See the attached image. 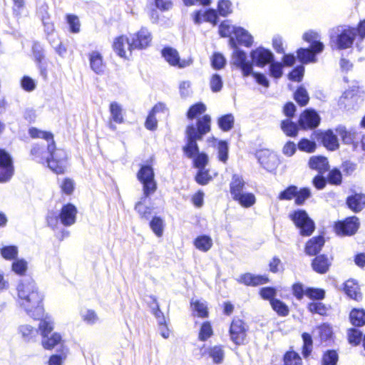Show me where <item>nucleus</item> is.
<instances>
[{
	"label": "nucleus",
	"mask_w": 365,
	"mask_h": 365,
	"mask_svg": "<svg viewBox=\"0 0 365 365\" xmlns=\"http://www.w3.org/2000/svg\"><path fill=\"white\" fill-rule=\"evenodd\" d=\"M31 137L44 139L46 143L47 150H43L45 145H35L31 150V153L37 160L47 163L48 167L57 174L63 173L66 167L67 154L61 148H56L53 136L49 132L43 131L36 128H31L29 131Z\"/></svg>",
	"instance_id": "f257e3e1"
},
{
	"label": "nucleus",
	"mask_w": 365,
	"mask_h": 365,
	"mask_svg": "<svg viewBox=\"0 0 365 365\" xmlns=\"http://www.w3.org/2000/svg\"><path fill=\"white\" fill-rule=\"evenodd\" d=\"M210 123L211 118L209 115H206L198 120L197 129L191 124L187 126L185 131L187 143L182 148L183 152L188 158L193 159L195 167L199 170L205 169L208 163V156L204 153L199 152L197 140H201L210 131Z\"/></svg>",
	"instance_id": "f03ea898"
},
{
	"label": "nucleus",
	"mask_w": 365,
	"mask_h": 365,
	"mask_svg": "<svg viewBox=\"0 0 365 365\" xmlns=\"http://www.w3.org/2000/svg\"><path fill=\"white\" fill-rule=\"evenodd\" d=\"M19 307L31 318L41 319L43 315V296L39 293L34 281L26 278L17 286Z\"/></svg>",
	"instance_id": "7ed1b4c3"
},
{
	"label": "nucleus",
	"mask_w": 365,
	"mask_h": 365,
	"mask_svg": "<svg viewBox=\"0 0 365 365\" xmlns=\"http://www.w3.org/2000/svg\"><path fill=\"white\" fill-rule=\"evenodd\" d=\"M344 82L348 84L344 91V108L347 111H356L364 101V91L358 81H349L344 77Z\"/></svg>",
	"instance_id": "20e7f679"
},
{
	"label": "nucleus",
	"mask_w": 365,
	"mask_h": 365,
	"mask_svg": "<svg viewBox=\"0 0 365 365\" xmlns=\"http://www.w3.org/2000/svg\"><path fill=\"white\" fill-rule=\"evenodd\" d=\"M365 39V19L358 24L357 27L344 29V50L351 47L356 40V46L359 51H361Z\"/></svg>",
	"instance_id": "39448f33"
},
{
	"label": "nucleus",
	"mask_w": 365,
	"mask_h": 365,
	"mask_svg": "<svg viewBox=\"0 0 365 365\" xmlns=\"http://www.w3.org/2000/svg\"><path fill=\"white\" fill-rule=\"evenodd\" d=\"M38 329L42 336V345L45 349H51L61 343V336L56 332L51 333L53 323L50 319L46 318L41 320Z\"/></svg>",
	"instance_id": "423d86ee"
},
{
	"label": "nucleus",
	"mask_w": 365,
	"mask_h": 365,
	"mask_svg": "<svg viewBox=\"0 0 365 365\" xmlns=\"http://www.w3.org/2000/svg\"><path fill=\"white\" fill-rule=\"evenodd\" d=\"M153 169L150 165H143L137 173L138 180L143 185L144 198L153 195L157 190Z\"/></svg>",
	"instance_id": "0eeeda50"
},
{
	"label": "nucleus",
	"mask_w": 365,
	"mask_h": 365,
	"mask_svg": "<svg viewBox=\"0 0 365 365\" xmlns=\"http://www.w3.org/2000/svg\"><path fill=\"white\" fill-rule=\"evenodd\" d=\"M289 218L293 221L296 227L299 229L302 235L309 236L314 232L315 228L314 222L305 210H294L289 214Z\"/></svg>",
	"instance_id": "6e6552de"
},
{
	"label": "nucleus",
	"mask_w": 365,
	"mask_h": 365,
	"mask_svg": "<svg viewBox=\"0 0 365 365\" xmlns=\"http://www.w3.org/2000/svg\"><path fill=\"white\" fill-rule=\"evenodd\" d=\"M230 43L234 48L231 58V63L240 68L244 76L251 75V73H252V63L247 60L246 53L240 50L237 47L233 37H231Z\"/></svg>",
	"instance_id": "1a4fd4ad"
},
{
	"label": "nucleus",
	"mask_w": 365,
	"mask_h": 365,
	"mask_svg": "<svg viewBox=\"0 0 365 365\" xmlns=\"http://www.w3.org/2000/svg\"><path fill=\"white\" fill-rule=\"evenodd\" d=\"M220 33L222 36H228L233 34L238 43L247 47L252 44V36L243 28L237 27L226 23H222L220 26Z\"/></svg>",
	"instance_id": "9d476101"
},
{
	"label": "nucleus",
	"mask_w": 365,
	"mask_h": 365,
	"mask_svg": "<svg viewBox=\"0 0 365 365\" xmlns=\"http://www.w3.org/2000/svg\"><path fill=\"white\" fill-rule=\"evenodd\" d=\"M247 328L240 319H233L230 327L231 340L236 344H242L246 338Z\"/></svg>",
	"instance_id": "9b49d317"
},
{
	"label": "nucleus",
	"mask_w": 365,
	"mask_h": 365,
	"mask_svg": "<svg viewBox=\"0 0 365 365\" xmlns=\"http://www.w3.org/2000/svg\"><path fill=\"white\" fill-rule=\"evenodd\" d=\"M349 195L346 199L347 207L354 213H359L365 208V194L356 192L353 189H350Z\"/></svg>",
	"instance_id": "f8f14e48"
},
{
	"label": "nucleus",
	"mask_w": 365,
	"mask_h": 365,
	"mask_svg": "<svg viewBox=\"0 0 365 365\" xmlns=\"http://www.w3.org/2000/svg\"><path fill=\"white\" fill-rule=\"evenodd\" d=\"M256 156L261 165L268 171L274 170L278 165L277 155L269 150H260L257 152Z\"/></svg>",
	"instance_id": "ddd939ff"
},
{
	"label": "nucleus",
	"mask_w": 365,
	"mask_h": 365,
	"mask_svg": "<svg viewBox=\"0 0 365 365\" xmlns=\"http://www.w3.org/2000/svg\"><path fill=\"white\" fill-rule=\"evenodd\" d=\"M14 168L10 155L0 150V182L9 180L13 175Z\"/></svg>",
	"instance_id": "4468645a"
},
{
	"label": "nucleus",
	"mask_w": 365,
	"mask_h": 365,
	"mask_svg": "<svg viewBox=\"0 0 365 365\" xmlns=\"http://www.w3.org/2000/svg\"><path fill=\"white\" fill-rule=\"evenodd\" d=\"M320 123V117L314 110H304L299 117V124L303 129H313Z\"/></svg>",
	"instance_id": "2eb2a0df"
},
{
	"label": "nucleus",
	"mask_w": 365,
	"mask_h": 365,
	"mask_svg": "<svg viewBox=\"0 0 365 365\" xmlns=\"http://www.w3.org/2000/svg\"><path fill=\"white\" fill-rule=\"evenodd\" d=\"M152 41L150 32L145 28H142L131 37V47L133 49H143L148 46Z\"/></svg>",
	"instance_id": "dca6fc26"
},
{
	"label": "nucleus",
	"mask_w": 365,
	"mask_h": 365,
	"mask_svg": "<svg viewBox=\"0 0 365 365\" xmlns=\"http://www.w3.org/2000/svg\"><path fill=\"white\" fill-rule=\"evenodd\" d=\"M113 47L119 56L125 58H128L133 50V48L131 47V41L125 36L115 38Z\"/></svg>",
	"instance_id": "f3484780"
},
{
	"label": "nucleus",
	"mask_w": 365,
	"mask_h": 365,
	"mask_svg": "<svg viewBox=\"0 0 365 365\" xmlns=\"http://www.w3.org/2000/svg\"><path fill=\"white\" fill-rule=\"evenodd\" d=\"M251 58L256 66L263 67L273 60V54L271 51L259 47L251 52Z\"/></svg>",
	"instance_id": "a211bd4d"
},
{
	"label": "nucleus",
	"mask_w": 365,
	"mask_h": 365,
	"mask_svg": "<svg viewBox=\"0 0 365 365\" xmlns=\"http://www.w3.org/2000/svg\"><path fill=\"white\" fill-rule=\"evenodd\" d=\"M76 215V207L72 204H67L61 208L58 217L64 226H71L75 223Z\"/></svg>",
	"instance_id": "6ab92c4d"
},
{
	"label": "nucleus",
	"mask_w": 365,
	"mask_h": 365,
	"mask_svg": "<svg viewBox=\"0 0 365 365\" xmlns=\"http://www.w3.org/2000/svg\"><path fill=\"white\" fill-rule=\"evenodd\" d=\"M344 293L356 302L362 300L363 296L360 290V287L356 280L354 279H349L344 282Z\"/></svg>",
	"instance_id": "aec40b11"
},
{
	"label": "nucleus",
	"mask_w": 365,
	"mask_h": 365,
	"mask_svg": "<svg viewBox=\"0 0 365 365\" xmlns=\"http://www.w3.org/2000/svg\"><path fill=\"white\" fill-rule=\"evenodd\" d=\"M110 119L109 121V128L112 130H116V126L113 123L120 124L124 121L123 110L122 106L117 102H112L109 107Z\"/></svg>",
	"instance_id": "412c9836"
},
{
	"label": "nucleus",
	"mask_w": 365,
	"mask_h": 365,
	"mask_svg": "<svg viewBox=\"0 0 365 365\" xmlns=\"http://www.w3.org/2000/svg\"><path fill=\"white\" fill-rule=\"evenodd\" d=\"M163 56L172 66L184 68L190 64V61H180L178 51L172 48H165L162 51Z\"/></svg>",
	"instance_id": "4be33fe9"
},
{
	"label": "nucleus",
	"mask_w": 365,
	"mask_h": 365,
	"mask_svg": "<svg viewBox=\"0 0 365 365\" xmlns=\"http://www.w3.org/2000/svg\"><path fill=\"white\" fill-rule=\"evenodd\" d=\"M302 38L304 41L311 43V47L312 49H314L315 53H320L323 51L324 45L319 41L320 34L318 32L309 30L303 34Z\"/></svg>",
	"instance_id": "5701e85b"
},
{
	"label": "nucleus",
	"mask_w": 365,
	"mask_h": 365,
	"mask_svg": "<svg viewBox=\"0 0 365 365\" xmlns=\"http://www.w3.org/2000/svg\"><path fill=\"white\" fill-rule=\"evenodd\" d=\"M90 67L96 74H103L105 70V63L103 56L98 51H92L88 55Z\"/></svg>",
	"instance_id": "b1692460"
},
{
	"label": "nucleus",
	"mask_w": 365,
	"mask_h": 365,
	"mask_svg": "<svg viewBox=\"0 0 365 365\" xmlns=\"http://www.w3.org/2000/svg\"><path fill=\"white\" fill-rule=\"evenodd\" d=\"M360 227L359 218L355 215L344 218V236H353Z\"/></svg>",
	"instance_id": "393cba45"
},
{
	"label": "nucleus",
	"mask_w": 365,
	"mask_h": 365,
	"mask_svg": "<svg viewBox=\"0 0 365 365\" xmlns=\"http://www.w3.org/2000/svg\"><path fill=\"white\" fill-rule=\"evenodd\" d=\"M205 111H206V106L202 103H197L192 106L189 108V110L187 113V118L190 120H193L194 119H196L197 120H196L195 123H194L193 122H191L189 125L193 124L195 126V128L197 129V123L199 119L202 118L204 115H207V114H205V115H203L202 117H200V115L204 114Z\"/></svg>",
	"instance_id": "a878e982"
},
{
	"label": "nucleus",
	"mask_w": 365,
	"mask_h": 365,
	"mask_svg": "<svg viewBox=\"0 0 365 365\" xmlns=\"http://www.w3.org/2000/svg\"><path fill=\"white\" fill-rule=\"evenodd\" d=\"M324 245V239L322 236L312 237L306 244L305 252L307 255L312 256L319 253Z\"/></svg>",
	"instance_id": "bb28decb"
},
{
	"label": "nucleus",
	"mask_w": 365,
	"mask_h": 365,
	"mask_svg": "<svg viewBox=\"0 0 365 365\" xmlns=\"http://www.w3.org/2000/svg\"><path fill=\"white\" fill-rule=\"evenodd\" d=\"M239 281L247 286H257L267 283L268 282V278L265 276L254 275L250 273H246L240 276Z\"/></svg>",
	"instance_id": "cd10ccee"
},
{
	"label": "nucleus",
	"mask_w": 365,
	"mask_h": 365,
	"mask_svg": "<svg viewBox=\"0 0 365 365\" xmlns=\"http://www.w3.org/2000/svg\"><path fill=\"white\" fill-rule=\"evenodd\" d=\"M330 264V259L324 255L316 257L312 263L313 269L320 274L326 273Z\"/></svg>",
	"instance_id": "c85d7f7f"
},
{
	"label": "nucleus",
	"mask_w": 365,
	"mask_h": 365,
	"mask_svg": "<svg viewBox=\"0 0 365 365\" xmlns=\"http://www.w3.org/2000/svg\"><path fill=\"white\" fill-rule=\"evenodd\" d=\"M312 169L317 170L319 173H324L328 170L329 162L327 159L322 156H313L309 162Z\"/></svg>",
	"instance_id": "c756f323"
},
{
	"label": "nucleus",
	"mask_w": 365,
	"mask_h": 365,
	"mask_svg": "<svg viewBox=\"0 0 365 365\" xmlns=\"http://www.w3.org/2000/svg\"><path fill=\"white\" fill-rule=\"evenodd\" d=\"M297 58L299 61L302 63L307 64L309 63H315L317 61L314 49H312L310 46L309 48H299L297 51Z\"/></svg>",
	"instance_id": "7c9ffc66"
},
{
	"label": "nucleus",
	"mask_w": 365,
	"mask_h": 365,
	"mask_svg": "<svg viewBox=\"0 0 365 365\" xmlns=\"http://www.w3.org/2000/svg\"><path fill=\"white\" fill-rule=\"evenodd\" d=\"M245 187V181L239 175L235 174L232 176V181L230 185V194L232 198L237 197L240 194L243 192Z\"/></svg>",
	"instance_id": "2f4dec72"
},
{
	"label": "nucleus",
	"mask_w": 365,
	"mask_h": 365,
	"mask_svg": "<svg viewBox=\"0 0 365 365\" xmlns=\"http://www.w3.org/2000/svg\"><path fill=\"white\" fill-rule=\"evenodd\" d=\"M330 46L333 49L342 48V27L338 26L330 31Z\"/></svg>",
	"instance_id": "473e14b6"
},
{
	"label": "nucleus",
	"mask_w": 365,
	"mask_h": 365,
	"mask_svg": "<svg viewBox=\"0 0 365 365\" xmlns=\"http://www.w3.org/2000/svg\"><path fill=\"white\" fill-rule=\"evenodd\" d=\"M360 135L356 130L347 131L344 128V144L350 145L352 150L359 147Z\"/></svg>",
	"instance_id": "72a5a7b5"
},
{
	"label": "nucleus",
	"mask_w": 365,
	"mask_h": 365,
	"mask_svg": "<svg viewBox=\"0 0 365 365\" xmlns=\"http://www.w3.org/2000/svg\"><path fill=\"white\" fill-rule=\"evenodd\" d=\"M19 333L22 339L27 342L34 341L38 336V330L28 324L21 325L19 327Z\"/></svg>",
	"instance_id": "f704fd0d"
},
{
	"label": "nucleus",
	"mask_w": 365,
	"mask_h": 365,
	"mask_svg": "<svg viewBox=\"0 0 365 365\" xmlns=\"http://www.w3.org/2000/svg\"><path fill=\"white\" fill-rule=\"evenodd\" d=\"M349 319L355 327L365 325V310L363 309H353L350 312Z\"/></svg>",
	"instance_id": "c9c22d12"
},
{
	"label": "nucleus",
	"mask_w": 365,
	"mask_h": 365,
	"mask_svg": "<svg viewBox=\"0 0 365 365\" xmlns=\"http://www.w3.org/2000/svg\"><path fill=\"white\" fill-rule=\"evenodd\" d=\"M194 245L197 250L207 252L212 246V240L207 235L199 236L195 240Z\"/></svg>",
	"instance_id": "e433bc0d"
},
{
	"label": "nucleus",
	"mask_w": 365,
	"mask_h": 365,
	"mask_svg": "<svg viewBox=\"0 0 365 365\" xmlns=\"http://www.w3.org/2000/svg\"><path fill=\"white\" fill-rule=\"evenodd\" d=\"M281 128L288 136L295 137L297 135L299 130L298 125L289 119H286L282 121Z\"/></svg>",
	"instance_id": "4c0bfd02"
},
{
	"label": "nucleus",
	"mask_w": 365,
	"mask_h": 365,
	"mask_svg": "<svg viewBox=\"0 0 365 365\" xmlns=\"http://www.w3.org/2000/svg\"><path fill=\"white\" fill-rule=\"evenodd\" d=\"M237 201L242 207H250L252 206L256 201L255 197L250 192H242L237 197L233 198Z\"/></svg>",
	"instance_id": "58836bf2"
},
{
	"label": "nucleus",
	"mask_w": 365,
	"mask_h": 365,
	"mask_svg": "<svg viewBox=\"0 0 365 365\" xmlns=\"http://www.w3.org/2000/svg\"><path fill=\"white\" fill-rule=\"evenodd\" d=\"M322 141L324 146L329 150H333L339 147L337 138L331 131H327L324 134Z\"/></svg>",
	"instance_id": "ea45409f"
},
{
	"label": "nucleus",
	"mask_w": 365,
	"mask_h": 365,
	"mask_svg": "<svg viewBox=\"0 0 365 365\" xmlns=\"http://www.w3.org/2000/svg\"><path fill=\"white\" fill-rule=\"evenodd\" d=\"M146 198H144V195L140 198V200L138 202L135 206V210L140 215L141 218L148 220L151 214V208L145 205Z\"/></svg>",
	"instance_id": "a19ab883"
},
{
	"label": "nucleus",
	"mask_w": 365,
	"mask_h": 365,
	"mask_svg": "<svg viewBox=\"0 0 365 365\" xmlns=\"http://www.w3.org/2000/svg\"><path fill=\"white\" fill-rule=\"evenodd\" d=\"M150 227L157 237H161L164 230V222L160 217H155L150 222Z\"/></svg>",
	"instance_id": "79ce46f5"
},
{
	"label": "nucleus",
	"mask_w": 365,
	"mask_h": 365,
	"mask_svg": "<svg viewBox=\"0 0 365 365\" xmlns=\"http://www.w3.org/2000/svg\"><path fill=\"white\" fill-rule=\"evenodd\" d=\"M82 320L89 325H93L98 321V317L92 309H86L81 312Z\"/></svg>",
	"instance_id": "37998d69"
},
{
	"label": "nucleus",
	"mask_w": 365,
	"mask_h": 365,
	"mask_svg": "<svg viewBox=\"0 0 365 365\" xmlns=\"http://www.w3.org/2000/svg\"><path fill=\"white\" fill-rule=\"evenodd\" d=\"M272 309L282 317H286L289 314V310L288 307L279 299H275L272 300L270 303Z\"/></svg>",
	"instance_id": "c03bdc74"
},
{
	"label": "nucleus",
	"mask_w": 365,
	"mask_h": 365,
	"mask_svg": "<svg viewBox=\"0 0 365 365\" xmlns=\"http://www.w3.org/2000/svg\"><path fill=\"white\" fill-rule=\"evenodd\" d=\"M362 332L355 328L349 329L347 331L349 343L353 346H356L360 344L362 339Z\"/></svg>",
	"instance_id": "a18cd8bd"
},
{
	"label": "nucleus",
	"mask_w": 365,
	"mask_h": 365,
	"mask_svg": "<svg viewBox=\"0 0 365 365\" xmlns=\"http://www.w3.org/2000/svg\"><path fill=\"white\" fill-rule=\"evenodd\" d=\"M208 353L214 363L221 364L222 362L225 354L221 346H215L211 347Z\"/></svg>",
	"instance_id": "49530a36"
},
{
	"label": "nucleus",
	"mask_w": 365,
	"mask_h": 365,
	"mask_svg": "<svg viewBox=\"0 0 365 365\" xmlns=\"http://www.w3.org/2000/svg\"><path fill=\"white\" fill-rule=\"evenodd\" d=\"M307 308L310 312L320 315L327 314L329 310V308L320 302H311L308 304Z\"/></svg>",
	"instance_id": "de8ad7c7"
},
{
	"label": "nucleus",
	"mask_w": 365,
	"mask_h": 365,
	"mask_svg": "<svg viewBox=\"0 0 365 365\" xmlns=\"http://www.w3.org/2000/svg\"><path fill=\"white\" fill-rule=\"evenodd\" d=\"M219 127L224 131L231 130L234 125V117L231 114L225 115L218 120Z\"/></svg>",
	"instance_id": "09e8293b"
},
{
	"label": "nucleus",
	"mask_w": 365,
	"mask_h": 365,
	"mask_svg": "<svg viewBox=\"0 0 365 365\" xmlns=\"http://www.w3.org/2000/svg\"><path fill=\"white\" fill-rule=\"evenodd\" d=\"M1 255L7 260L14 259L18 255V247L14 245L4 246L1 249Z\"/></svg>",
	"instance_id": "8fccbe9b"
},
{
	"label": "nucleus",
	"mask_w": 365,
	"mask_h": 365,
	"mask_svg": "<svg viewBox=\"0 0 365 365\" xmlns=\"http://www.w3.org/2000/svg\"><path fill=\"white\" fill-rule=\"evenodd\" d=\"M284 365H301L302 359L299 355L294 351H288L284 357Z\"/></svg>",
	"instance_id": "3c124183"
},
{
	"label": "nucleus",
	"mask_w": 365,
	"mask_h": 365,
	"mask_svg": "<svg viewBox=\"0 0 365 365\" xmlns=\"http://www.w3.org/2000/svg\"><path fill=\"white\" fill-rule=\"evenodd\" d=\"M302 337L303 339L302 354L304 357H307L310 354L312 350V338L308 333H303Z\"/></svg>",
	"instance_id": "603ef678"
},
{
	"label": "nucleus",
	"mask_w": 365,
	"mask_h": 365,
	"mask_svg": "<svg viewBox=\"0 0 365 365\" xmlns=\"http://www.w3.org/2000/svg\"><path fill=\"white\" fill-rule=\"evenodd\" d=\"M305 295L311 299L321 300L325 297V292L319 288H307Z\"/></svg>",
	"instance_id": "864d4df0"
},
{
	"label": "nucleus",
	"mask_w": 365,
	"mask_h": 365,
	"mask_svg": "<svg viewBox=\"0 0 365 365\" xmlns=\"http://www.w3.org/2000/svg\"><path fill=\"white\" fill-rule=\"evenodd\" d=\"M191 305L193 310L197 312V314L200 317H206L207 316V307L205 302L199 300L192 301Z\"/></svg>",
	"instance_id": "5fc2aeb1"
},
{
	"label": "nucleus",
	"mask_w": 365,
	"mask_h": 365,
	"mask_svg": "<svg viewBox=\"0 0 365 365\" xmlns=\"http://www.w3.org/2000/svg\"><path fill=\"white\" fill-rule=\"evenodd\" d=\"M294 99L300 106H305L309 101L307 91L302 87L299 88L294 93Z\"/></svg>",
	"instance_id": "6e6d98bb"
},
{
	"label": "nucleus",
	"mask_w": 365,
	"mask_h": 365,
	"mask_svg": "<svg viewBox=\"0 0 365 365\" xmlns=\"http://www.w3.org/2000/svg\"><path fill=\"white\" fill-rule=\"evenodd\" d=\"M296 194H297V187L291 185L284 191L281 192L278 198L280 200H290L295 197Z\"/></svg>",
	"instance_id": "4d7b16f0"
},
{
	"label": "nucleus",
	"mask_w": 365,
	"mask_h": 365,
	"mask_svg": "<svg viewBox=\"0 0 365 365\" xmlns=\"http://www.w3.org/2000/svg\"><path fill=\"white\" fill-rule=\"evenodd\" d=\"M310 196L311 191L309 188L304 187L299 190L297 189V194H296L295 196V203L298 205H302Z\"/></svg>",
	"instance_id": "13d9d810"
},
{
	"label": "nucleus",
	"mask_w": 365,
	"mask_h": 365,
	"mask_svg": "<svg viewBox=\"0 0 365 365\" xmlns=\"http://www.w3.org/2000/svg\"><path fill=\"white\" fill-rule=\"evenodd\" d=\"M67 23L69 25L70 31L72 33H78L80 31V21L77 16L68 14L66 16Z\"/></svg>",
	"instance_id": "bf43d9fd"
},
{
	"label": "nucleus",
	"mask_w": 365,
	"mask_h": 365,
	"mask_svg": "<svg viewBox=\"0 0 365 365\" xmlns=\"http://www.w3.org/2000/svg\"><path fill=\"white\" fill-rule=\"evenodd\" d=\"M210 88L212 92H219L221 91L223 82L221 76L218 74H213L210 81Z\"/></svg>",
	"instance_id": "052dcab7"
},
{
	"label": "nucleus",
	"mask_w": 365,
	"mask_h": 365,
	"mask_svg": "<svg viewBox=\"0 0 365 365\" xmlns=\"http://www.w3.org/2000/svg\"><path fill=\"white\" fill-rule=\"evenodd\" d=\"M218 12L220 15L226 16L232 12V3L230 0H220L218 2Z\"/></svg>",
	"instance_id": "680f3d73"
},
{
	"label": "nucleus",
	"mask_w": 365,
	"mask_h": 365,
	"mask_svg": "<svg viewBox=\"0 0 365 365\" xmlns=\"http://www.w3.org/2000/svg\"><path fill=\"white\" fill-rule=\"evenodd\" d=\"M212 180L211 175L209 174V171L205 169L199 170L197 174L195 176L196 182L200 185H206Z\"/></svg>",
	"instance_id": "e2e57ef3"
},
{
	"label": "nucleus",
	"mask_w": 365,
	"mask_h": 365,
	"mask_svg": "<svg viewBox=\"0 0 365 365\" xmlns=\"http://www.w3.org/2000/svg\"><path fill=\"white\" fill-rule=\"evenodd\" d=\"M338 360V356L334 351H328L324 353L322 363V365H335Z\"/></svg>",
	"instance_id": "0e129e2a"
},
{
	"label": "nucleus",
	"mask_w": 365,
	"mask_h": 365,
	"mask_svg": "<svg viewBox=\"0 0 365 365\" xmlns=\"http://www.w3.org/2000/svg\"><path fill=\"white\" fill-rule=\"evenodd\" d=\"M212 335V329L209 322H205L202 324L200 333L199 339L205 341Z\"/></svg>",
	"instance_id": "69168bd1"
},
{
	"label": "nucleus",
	"mask_w": 365,
	"mask_h": 365,
	"mask_svg": "<svg viewBox=\"0 0 365 365\" xmlns=\"http://www.w3.org/2000/svg\"><path fill=\"white\" fill-rule=\"evenodd\" d=\"M218 158L223 163H226L228 158V146L226 142L220 141L218 143Z\"/></svg>",
	"instance_id": "338daca9"
},
{
	"label": "nucleus",
	"mask_w": 365,
	"mask_h": 365,
	"mask_svg": "<svg viewBox=\"0 0 365 365\" xmlns=\"http://www.w3.org/2000/svg\"><path fill=\"white\" fill-rule=\"evenodd\" d=\"M27 269V263L24 259H17L12 264V270L18 274H23Z\"/></svg>",
	"instance_id": "774afa93"
}]
</instances>
